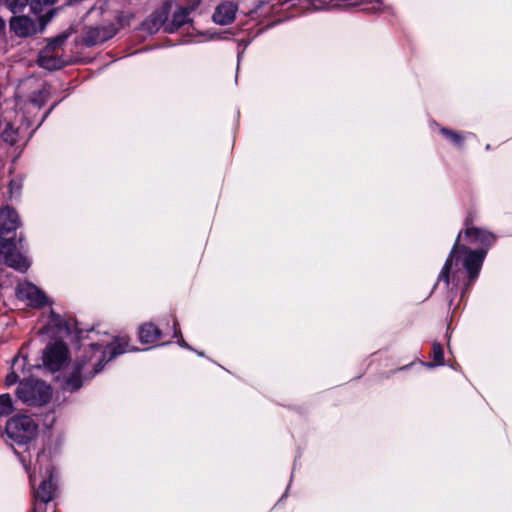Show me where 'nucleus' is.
Wrapping results in <instances>:
<instances>
[{
	"label": "nucleus",
	"instance_id": "f257e3e1",
	"mask_svg": "<svg viewBox=\"0 0 512 512\" xmlns=\"http://www.w3.org/2000/svg\"><path fill=\"white\" fill-rule=\"evenodd\" d=\"M462 231L457 235L454 245L437 277L432 292L440 287L446 290V300L449 306L460 294L463 299L477 281L489 248L495 241V236L488 230L470 227L465 230V237L470 244H480L477 249H470L460 244Z\"/></svg>",
	"mask_w": 512,
	"mask_h": 512
},
{
	"label": "nucleus",
	"instance_id": "f03ea898",
	"mask_svg": "<svg viewBox=\"0 0 512 512\" xmlns=\"http://www.w3.org/2000/svg\"><path fill=\"white\" fill-rule=\"evenodd\" d=\"M139 351L136 347H130L127 342L104 343L92 341L87 348L79 350L73 365V371L63 379L61 389L63 392L74 393L82 388V373L88 366L91 372H85L84 379L90 380L100 373L104 366L114 358L127 352Z\"/></svg>",
	"mask_w": 512,
	"mask_h": 512
},
{
	"label": "nucleus",
	"instance_id": "7ed1b4c3",
	"mask_svg": "<svg viewBox=\"0 0 512 512\" xmlns=\"http://www.w3.org/2000/svg\"><path fill=\"white\" fill-rule=\"evenodd\" d=\"M29 481L34 490L33 512H46V505L53 500L56 491L57 476L52 462L51 452L46 447L37 453L33 471L26 465Z\"/></svg>",
	"mask_w": 512,
	"mask_h": 512
},
{
	"label": "nucleus",
	"instance_id": "20e7f679",
	"mask_svg": "<svg viewBox=\"0 0 512 512\" xmlns=\"http://www.w3.org/2000/svg\"><path fill=\"white\" fill-rule=\"evenodd\" d=\"M46 329L47 333L54 338L55 341H62L64 338L73 335L71 341L80 344L78 351L87 348V344L83 343V341L86 338L92 339L90 334L94 333V328L83 329L76 320L69 322L54 310L50 311Z\"/></svg>",
	"mask_w": 512,
	"mask_h": 512
},
{
	"label": "nucleus",
	"instance_id": "39448f33",
	"mask_svg": "<svg viewBox=\"0 0 512 512\" xmlns=\"http://www.w3.org/2000/svg\"><path fill=\"white\" fill-rule=\"evenodd\" d=\"M52 396L53 389L51 385L44 380L33 377L23 378L15 389L16 400L32 408L46 406L51 401Z\"/></svg>",
	"mask_w": 512,
	"mask_h": 512
},
{
	"label": "nucleus",
	"instance_id": "423d86ee",
	"mask_svg": "<svg viewBox=\"0 0 512 512\" xmlns=\"http://www.w3.org/2000/svg\"><path fill=\"white\" fill-rule=\"evenodd\" d=\"M7 437L12 441L14 453L20 455L15 449V445L25 447V451L30 450V443L36 438L38 425L32 417L28 415H16L10 418L5 427Z\"/></svg>",
	"mask_w": 512,
	"mask_h": 512
},
{
	"label": "nucleus",
	"instance_id": "0eeeda50",
	"mask_svg": "<svg viewBox=\"0 0 512 512\" xmlns=\"http://www.w3.org/2000/svg\"><path fill=\"white\" fill-rule=\"evenodd\" d=\"M26 248L22 235L18 239L11 237L0 240V262L21 273L26 272L30 267L28 258L22 253Z\"/></svg>",
	"mask_w": 512,
	"mask_h": 512
},
{
	"label": "nucleus",
	"instance_id": "6e6552de",
	"mask_svg": "<svg viewBox=\"0 0 512 512\" xmlns=\"http://www.w3.org/2000/svg\"><path fill=\"white\" fill-rule=\"evenodd\" d=\"M69 351L63 341L49 343L42 353V364L51 373L60 371L69 361Z\"/></svg>",
	"mask_w": 512,
	"mask_h": 512
},
{
	"label": "nucleus",
	"instance_id": "1a4fd4ad",
	"mask_svg": "<svg viewBox=\"0 0 512 512\" xmlns=\"http://www.w3.org/2000/svg\"><path fill=\"white\" fill-rule=\"evenodd\" d=\"M16 296L21 301H27L28 305L34 308H43L48 304L46 294L30 282L18 284Z\"/></svg>",
	"mask_w": 512,
	"mask_h": 512
},
{
	"label": "nucleus",
	"instance_id": "9d476101",
	"mask_svg": "<svg viewBox=\"0 0 512 512\" xmlns=\"http://www.w3.org/2000/svg\"><path fill=\"white\" fill-rule=\"evenodd\" d=\"M10 31L19 38H29L40 32V25L27 15H15L9 20Z\"/></svg>",
	"mask_w": 512,
	"mask_h": 512
},
{
	"label": "nucleus",
	"instance_id": "9b49d317",
	"mask_svg": "<svg viewBox=\"0 0 512 512\" xmlns=\"http://www.w3.org/2000/svg\"><path fill=\"white\" fill-rule=\"evenodd\" d=\"M57 0H31L30 1V10L31 12L38 16L40 32H43L48 25V23L55 17L58 9L53 8L52 5L56 3Z\"/></svg>",
	"mask_w": 512,
	"mask_h": 512
},
{
	"label": "nucleus",
	"instance_id": "f8f14e48",
	"mask_svg": "<svg viewBox=\"0 0 512 512\" xmlns=\"http://www.w3.org/2000/svg\"><path fill=\"white\" fill-rule=\"evenodd\" d=\"M115 34L116 28L113 24L90 27L83 37V42L86 47H93L108 41L113 38Z\"/></svg>",
	"mask_w": 512,
	"mask_h": 512
},
{
	"label": "nucleus",
	"instance_id": "ddd939ff",
	"mask_svg": "<svg viewBox=\"0 0 512 512\" xmlns=\"http://www.w3.org/2000/svg\"><path fill=\"white\" fill-rule=\"evenodd\" d=\"M20 226L19 215L15 209L6 206L0 210V240L15 232Z\"/></svg>",
	"mask_w": 512,
	"mask_h": 512
},
{
	"label": "nucleus",
	"instance_id": "4468645a",
	"mask_svg": "<svg viewBox=\"0 0 512 512\" xmlns=\"http://www.w3.org/2000/svg\"><path fill=\"white\" fill-rule=\"evenodd\" d=\"M28 360L26 356H23L21 353H18L11 360L10 372L7 374L5 378V385L7 387L19 384L21 375H25L26 366Z\"/></svg>",
	"mask_w": 512,
	"mask_h": 512
},
{
	"label": "nucleus",
	"instance_id": "2eb2a0df",
	"mask_svg": "<svg viewBox=\"0 0 512 512\" xmlns=\"http://www.w3.org/2000/svg\"><path fill=\"white\" fill-rule=\"evenodd\" d=\"M236 12L237 5L232 1H225L216 7L212 19L216 24L228 25L234 21Z\"/></svg>",
	"mask_w": 512,
	"mask_h": 512
},
{
	"label": "nucleus",
	"instance_id": "dca6fc26",
	"mask_svg": "<svg viewBox=\"0 0 512 512\" xmlns=\"http://www.w3.org/2000/svg\"><path fill=\"white\" fill-rule=\"evenodd\" d=\"M170 12L169 3L165 2L161 8L155 10L145 20L144 26L150 31H158L159 28L168 20Z\"/></svg>",
	"mask_w": 512,
	"mask_h": 512
},
{
	"label": "nucleus",
	"instance_id": "f3484780",
	"mask_svg": "<svg viewBox=\"0 0 512 512\" xmlns=\"http://www.w3.org/2000/svg\"><path fill=\"white\" fill-rule=\"evenodd\" d=\"M195 5L180 6L172 15L171 23L166 27L168 33H174L179 28L191 21L190 14L194 11Z\"/></svg>",
	"mask_w": 512,
	"mask_h": 512
},
{
	"label": "nucleus",
	"instance_id": "a211bd4d",
	"mask_svg": "<svg viewBox=\"0 0 512 512\" xmlns=\"http://www.w3.org/2000/svg\"><path fill=\"white\" fill-rule=\"evenodd\" d=\"M161 330L152 322L142 324L138 330L139 341L142 344H152L161 338Z\"/></svg>",
	"mask_w": 512,
	"mask_h": 512
},
{
	"label": "nucleus",
	"instance_id": "6ab92c4d",
	"mask_svg": "<svg viewBox=\"0 0 512 512\" xmlns=\"http://www.w3.org/2000/svg\"><path fill=\"white\" fill-rule=\"evenodd\" d=\"M49 98H50V92L45 87L38 91H34L28 100L27 113H31V110H30L31 108L40 110L47 103Z\"/></svg>",
	"mask_w": 512,
	"mask_h": 512
},
{
	"label": "nucleus",
	"instance_id": "aec40b11",
	"mask_svg": "<svg viewBox=\"0 0 512 512\" xmlns=\"http://www.w3.org/2000/svg\"><path fill=\"white\" fill-rule=\"evenodd\" d=\"M431 357L433 359L432 362H422V364L429 368L433 369L435 367L444 366L445 365V357H444V349L441 343L434 341L432 343V353Z\"/></svg>",
	"mask_w": 512,
	"mask_h": 512
},
{
	"label": "nucleus",
	"instance_id": "412c9836",
	"mask_svg": "<svg viewBox=\"0 0 512 512\" xmlns=\"http://www.w3.org/2000/svg\"><path fill=\"white\" fill-rule=\"evenodd\" d=\"M15 410L14 401L9 393L0 394V417H6Z\"/></svg>",
	"mask_w": 512,
	"mask_h": 512
},
{
	"label": "nucleus",
	"instance_id": "4be33fe9",
	"mask_svg": "<svg viewBox=\"0 0 512 512\" xmlns=\"http://www.w3.org/2000/svg\"><path fill=\"white\" fill-rule=\"evenodd\" d=\"M0 136L5 143L11 146L15 145L18 141V129H15L10 122H7Z\"/></svg>",
	"mask_w": 512,
	"mask_h": 512
},
{
	"label": "nucleus",
	"instance_id": "5701e85b",
	"mask_svg": "<svg viewBox=\"0 0 512 512\" xmlns=\"http://www.w3.org/2000/svg\"><path fill=\"white\" fill-rule=\"evenodd\" d=\"M439 131L446 139L452 142L455 146H457L458 148L463 147L465 138L461 133L446 127H441Z\"/></svg>",
	"mask_w": 512,
	"mask_h": 512
},
{
	"label": "nucleus",
	"instance_id": "b1692460",
	"mask_svg": "<svg viewBox=\"0 0 512 512\" xmlns=\"http://www.w3.org/2000/svg\"><path fill=\"white\" fill-rule=\"evenodd\" d=\"M38 63L42 68L50 71L57 70L62 67V62L60 61V59L52 56L40 55Z\"/></svg>",
	"mask_w": 512,
	"mask_h": 512
},
{
	"label": "nucleus",
	"instance_id": "393cba45",
	"mask_svg": "<svg viewBox=\"0 0 512 512\" xmlns=\"http://www.w3.org/2000/svg\"><path fill=\"white\" fill-rule=\"evenodd\" d=\"M2 4L15 16L23 12L30 3L29 0H2Z\"/></svg>",
	"mask_w": 512,
	"mask_h": 512
},
{
	"label": "nucleus",
	"instance_id": "a878e982",
	"mask_svg": "<svg viewBox=\"0 0 512 512\" xmlns=\"http://www.w3.org/2000/svg\"><path fill=\"white\" fill-rule=\"evenodd\" d=\"M68 36H69V34H67L66 32H63V33L58 34L57 36L48 38L46 40L47 41L46 49L54 51V50L60 48L61 46H63L65 44V42L68 39Z\"/></svg>",
	"mask_w": 512,
	"mask_h": 512
},
{
	"label": "nucleus",
	"instance_id": "bb28decb",
	"mask_svg": "<svg viewBox=\"0 0 512 512\" xmlns=\"http://www.w3.org/2000/svg\"><path fill=\"white\" fill-rule=\"evenodd\" d=\"M179 324L176 319L173 320V338H177V344L184 349L194 350L183 338L181 330L179 329Z\"/></svg>",
	"mask_w": 512,
	"mask_h": 512
},
{
	"label": "nucleus",
	"instance_id": "cd10ccee",
	"mask_svg": "<svg viewBox=\"0 0 512 512\" xmlns=\"http://www.w3.org/2000/svg\"><path fill=\"white\" fill-rule=\"evenodd\" d=\"M60 103V101H57L55 103H53L51 105V107L46 110L43 115L41 116L40 120L38 121V123L36 124V126L32 129V131L30 132L29 134V138H31L33 136V134L35 133V131L44 123V121L48 118V116L52 113V111L58 106V104Z\"/></svg>",
	"mask_w": 512,
	"mask_h": 512
},
{
	"label": "nucleus",
	"instance_id": "c85d7f7f",
	"mask_svg": "<svg viewBox=\"0 0 512 512\" xmlns=\"http://www.w3.org/2000/svg\"><path fill=\"white\" fill-rule=\"evenodd\" d=\"M55 420L56 417L54 411H49L45 416L44 425L49 428L54 424Z\"/></svg>",
	"mask_w": 512,
	"mask_h": 512
},
{
	"label": "nucleus",
	"instance_id": "c756f323",
	"mask_svg": "<svg viewBox=\"0 0 512 512\" xmlns=\"http://www.w3.org/2000/svg\"><path fill=\"white\" fill-rule=\"evenodd\" d=\"M34 120L29 118L28 116L24 115L23 117V121H22V126H25L26 128H30L33 126L34 124Z\"/></svg>",
	"mask_w": 512,
	"mask_h": 512
},
{
	"label": "nucleus",
	"instance_id": "7c9ffc66",
	"mask_svg": "<svg viewBox=\"0 0 512 512\" xmlns=\"http://www.w3.org/2000/svg\"><path fill=\"white\" fill-rule=\"evenodd\" d=\"M6 35V22L0 16V38H3Z\"/></svg>",
	"mask_w": 512,
	"mask_h": 512
},
{
	"label": "nucleus",
	"instance_id": "2f4dec72",
	"mask_svg": "<svg viewBox=\"0 0 512 512\" xmlns=\"http://www.w3.org/2000/svg\"><path fill=\"white\" fill-rule=\"evenodd\" d=\"M248 44H249V42H246V43H245V45H244V48H243V49H245V48L248 46ZM243 53H244V50H242V51H238V53H237V60H238V63L240 62V59H241V57H242Z\"/></svg>",
	"mask_w": 512,
	"mask_h": 512
},
{
	"label": "nucleus",
	"instance_id": "473e14b6",
	"mask_svg": "<svg viewBox=\"0 0 512 512\" xmlns=\"http://www.w3.org/2000/svg\"><path fill=\"white\" fill-rule=\"evenodd\" d=\"M280 22H281V20L276 21V22H273V23H270V24H267V25H266V28L273 27L274 25H276V24H278V23H280Z\"/></svg>",
	"mask_w": 512,
	"mask_h": 512
},
{
	"label": "nucleus",
	"instance_id": "72a5a7b5",
	"mask_svg": "<svg viewBox=\"0 0 512 512\" xmlns=\"http://www.w3.org/2000/svg\"><path fill=\"white\" fill-rule=\"evenodd\" d=\"M193 351H195L197 353V355L200 356V357H204L205 356L203 351H197L195 349Z\"/></svg>",
	"mask_w": 512,
	"mask_h": 512
},
{
	"label": "nucleus",
	"instance_id": "f704fd0d",
	"mask_svg": "<svg viewBox=\"0 0 512 512\" xmlns=\"http://www.w3.org/2000/svg\"><path fill=\"white\" fill-rule=\"evenodd\" d=\"M287 491L288 489L285 491V493L282 495V497L280 498L279 502L282 501L284 498L287 497Z\"/></svg>",
	"mask_w": 512,
	"mask_h": 512
},
{
	"label": "nucleus",
	"instance_id": "c9c22d12",
	"mask_svg": "<svg viewBox=\"0 0 512 512\" xmlns=\"http://www.w3.org/2000/svg\"><path fill=\"white\" fill-rule=\"evenodd\" d=\"M486 150H491V145L490 144H487L486 147H485Z\"/></svg>",
	"mask_w": 512,
	"mask_h": 512
},
{
	"label": "nucleus",
	"instance_id": "e433bc0d",
	"mask_svg": "<svg viewBox=\"0 0 512 512\" xmlns=\"http://www.w3.org/2000/svg\"><path fill=\"white\" fill-rule=\"evenodd\" d=\"M168 344H170V342H164V343L161 344V346H165V345H168Z\"/></svg>",
	"mask_w": 512,
	"mask_h": 512
},
{
	"label": "nucleus",
	"instance_id": "4c0bfd02",
	"mask_svg": "<svg viewBox=\"0 0 512 512\" xmlns=\"http://www.w3.org/2000/svg\"><path fill=\"white\" fill-rule=\"evenodd\" d=\"M407 368H408V366H403V367H402V368H400V369H401V370H405V369H407Z\"/></svg>",
	"mask_w": 512,
	"mask_h": 512
},
{
	"label": "nucleus",
	"instance_id": "58836bf2",
	"mask_svg": "<svg viewBox=\"0 0 512 512\" xmlns=\"http://www.w3.org/2000/svg\"><path fill=\"white\" fill-rule=\"evenodd\" d=\"M9 186H10V188H12V186H13V181H11V182H10Z\"/></svg>",
	"mask_w": 512,
	"mask_h": 512
},
{
	"label": "nucleus",
	"instance_id": "ea45409f",
	"mask_svg": "<svg viewBox=\"0 0 512 512\" xmlns=\"http://www.w3.org/2000/svg\"><path fill=\"white\" fill-rule=\"evenodd\" d=\"M0 4H2V0H0Z\"/></svg>",
	"mask_w": 512,
	"mask_h": 512
}]
</instances>
